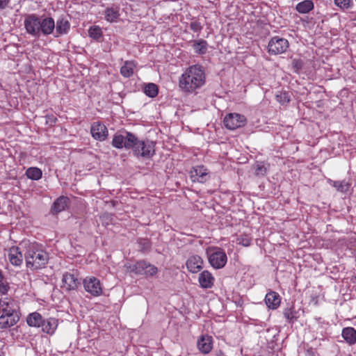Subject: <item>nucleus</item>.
<instances>
[{
    "label": "nucleus",
    "mask_w": 356,
    "mask_h": 356,
    "mask_svg": "<svg viewBox=\"0 0 356 356\" xmlns=\"http://www.w3.org/2000/svg\"><path fill=\"white\" fill-rule=\"evenodd\" d=\"M112 145L118 149H131L136 156H152L155 143L149 140H140L131 132H116L112 140Z\"/></svg>",
    "instance_id": "f257e3e1"
},
{
    "label": "nucleus",
    "mask_w": 356,
    "mask_h": 356,
    "mask_svg": "<svg viewBox=\"0 0 356 356\" xmlns=\"http://www.w3.org/2000/svg\"><path fill=\"white\" fill-rule=\"evenodd\" d=\"M21 246L24 249V259L28 268L35 270L40 269L47 264L49 257L43 250L42 245L38 243H22Z\"/></svg>",
    "instance_id": "f03ea898"
},
{
    "label": "nucleus",
    "mask_w": 356,
    "mask_h": 356,
    "mask_svg": "<svg viewBox=\"0 0 356 356\" xmlns=\"http://www.w3.org/2000/svg\"><path fill=\"white\" fill-rule=\"evenodd\" d=\"M205 82V74L202 66L194 65L186 70L179 80V86L186 92L192 93Z\"/></svg>",
    "instance_id": "7ed1b4c3"
},
{
    "label": "nucleus",
    "mask_w": 356,
    "mask_h": 356,
    "mask_svg": "<svg viewBox=\"0 0 356 356\" xmlns=\"http://www.w3.org/2000/svg\"><path fill=\"white\" fill-rule=\"evenodd\" d=\"M206 253L210 265L215 269L223 268L227 261L225 250L219 247H209Z\"/></svg>",
    "instance_id": "20e7f679"
},
{
    "label": "nucleus",
    "mask_w": 356,
    "mask_h": 356,
    "mask_svg": "<svg viewBox=\"0 0 356 356\" xmlns=\"http://www.w3.org/2000/svg\"><path fill=\"white\" fill-rule=\"evenodd\" d=\"M131 271L136 275H144L146 277H149L156 275L158 268L154 265L145 260H139L133 265Z\"/></svg>",
    "instance_id": "39448f33"
},
{
    "label": "nucleus",
    "mask_w": 356,
    "mask_h": 356,
    "mask_svg": "<svg viewBox=\"0 0 356 356\" xmlns=\"http://www.w3.org/2000/svg\"><path fill=\"white\" fill-rule=\"evenodd\" d=\"M247 123V118L244 115L238 113L227 114L223 119L225 127L230 130H234L244 127Z\"/></svg>",
    "instance_id": "423d86ee"
},
{
    "label": "nucleus",
    "mask_w": 356,
    "mask_h": 356,
    "mask_svg": "<svg viewBox=\"0 0 356 356\" xmlns=\"http://www.w3.org/2000/svg\"><path fill=\"white\" fill-rule=\"evenodd\" d=\"M41 17L35 15H29L24 19V26L26 32L33 37L39 38L40 35Z\"/></svg>",
    "instance_id": "0eeeda50"
},
{
    "label": "nucleus",
    "mask_w": 356,
    "mask_h": 356,
    "mask_svg": "<svg viewBox=\"0 0 356 356\" xmlns=\"http://www.w3.org/2000/svg\"><path fill=\"white\" fill-rule=\"evenodd\" d=\"M289 47L286 39L275 36L268 42V49L271 54L278 55L286 52Z\"/></svg>",
    "instance_id": "6e6552de"
},
{
    "label": "nucleus",
    "mask_w": 356,
    "mask_h": 356,
    "mask_svg": "<svg viewBox=\"0 0 356 356\" xmlns=\"http://www.w3.org/2000/svg\"><path fill=\"white\" fill-rule=\"evenodd\" d=\"M83 284L85 290L93 296H99L102 293V285L99 279L95 277H86Z\"/></svg>",
    "instance_id": "1a4fd4ad"
},
{
    "label": "nucleus",
    "mask_w": 356,
    "mask_h": 356,
    "mask_svg": "<svg viewBox=\"0 0 356 356\" xmlns=\"http://www.w3.org/2000/svg\"><path fill=\"white\" fill-rule=\"evenodd\" d=\"M19 305L18 300L13 297L0 298V314H10L19 312Z\"/></svg>",
    "instance_id": "9d476101"
},
{
    "label": "nucleus",
    "mask_w": 356,
    "mask_h": 356,
    "mask_svg": "<svg viewBox=\"0 0 356 356\" xmlns=\"http://www.w3.org/2000/svg\"><path fill=\"white\" fill-rule=\"evenodd\" d=\"M193 181L204 183L210 179V172L204 165H196L190 171Z\"/></svg>",
    "instance_id": "9b49d317"
},
{
    "label": "nucleus",
    "mask_w": 356,
    "mask_h": 356,
    "mask_svg": "<svg viewBox=\"0 0 356 356\" xmlns=\"http://www.w3.org/2000/svg\"><path fill=\"white\" fill-rule=\"evenodd\" d=\"M80 284L77 275L74 273L66 272L63 275L61 287L66 291L75 290Z\"/></svg>",
    "instance_id": "f8f14e48"
},
{
    "label": "nucleus",
    "mask_w": 356,
    "mask_h": 356,
    "mask_svg": "<svg viewBox=\"0 0 356 356\" xmlns=\"http://www.w3.org/2000/svg\"><path fill=\"white\" fill-rule=\"evenodd\" d=\"M19 312L1 314L0 316V329H8L15 324L19 321Z\"/></svg>",
    "instance_id": "ddd939ff"
},
{
    "label": "nucleus",
    "mask_w": 356,
    "mask_h": 356,
    "mask_svg": "<svg viewBox=\"0 0 356 356\" xmlns=\"http://www.w3.org/2000/svg\"><path fill=\"white\" fill-rule=\"evenodd\" d=\"M17 246H13L9 248L8 252V259L10 263L15 266H19L23 262L24 254Z\"/></svg>",
    "instance_id": "4468645a"
},
{
    "label": "nucleus",
    "mask_w": 356,
    "mask_h": 356,
    "mask_svg": "<svg viewBox=\"0 0 356 356\" xmlns=\"http://www.w3.org/2000/svg\"><path fill=\"white\" fill-rule=\"evenodd\" d=\"M90 132L95 139L100 141L104 140L108 136L106 127L99 122H94L92 124Z\"/></svg>",
    "instance_id": "2eb2a0df"
},
{
    "label": "nucleus",
    "mask_w": 356,
    "mask_h": 356,
    "mask_svg": "<svg viewBox=\"0 0 356 356\" xmlns=\"http://www.w3.org/2000/svg\"><path fill=\"white\" fill-rule=\"evenodd\" d=\"M203 259L198 255H192L188 257L186 265L188 270L192 273H197L203 268Z\"/></svg>",
    "instance_id": "dca6fc26"
},
{
    "label": "nucleus",
    "mask_w": 356,
    "mask_h": 356,
    "mask_svg": "<svg viewBox=\"0 0 356 356\" xmlns=\"http://www.w3.org/2000/svg\"><path fill=\"white\" fill-rule=\"evenodd\" d=\"M198 350L203 354H208L213 348V338L211 336L202 335L197 343Z\"/></svg>",
    "instance_id": "f3484780"
},
{
    "label": "nucleus",
    "mask_w": 356,
    "mask_h": 356,
    "mask_svg": "<svg viewBox=\"0 0 356 356\" xmlns=\"http://www.w3.org/2000/svg\"><path fill=\"white\" fill-rule=\"evenodd\" d=\"M198 282L202 289H211L213 287L215 278L209 270H203L199 275Z\"/></svg>",
    "instance_id": "a211bd4d"
},
{
    "label": "nucleus",
    "mask_w": 356,
    "mask_h": 356,
    "mask_svg": "<svg viewBox=\"0 0 356 356\" xmlns=\"http://www.w3.org/2000/svg\"><path fill=\"white\" fill-rule=\"evenodd\" d=\"M265 302L269 309H276L281 303L280 296L275 291H270L266 295Z\"/></svg>",
    "instance_id": "6ab92c4d"
},
{
    "label": "nucleus",
    "mask_w": 356,
    "mask_h": 356,
    "mask_svg": "<svg viewBox=\"0 0 356 356\" xmlns=\"http://www.w3.org/2000/svg\"><path fill=\"white\" fill-rule=\"evenodd\" d=\"M41 29H40V34H43L44 35H49L53 33L55 29V22L53 18L51 17H45L42 18L40 19Z\"/></svg>",
    "instance_id": "aec40b11"
},
{
    "label": "nucleus",
    "mask_w": 356,
    "mask_h": 356,
    "mask_svg": "<svg viewBox=\"0 0 356 356\" xmlns=\"http://www.w3.org/2000/svg\"><path fill=\"white\" fill-rule=\"evenodd\" d=\"M57 327L58 320L55 318L44 319L42 325H41L42 331L49 334H53Z\"/></svg>",
    "instance_id": "412c9836"
},
{
    "label": "nucleus",
    "mask_w": 356,
    "mask_h": 356,
    "mask_svg": "<svg viewBox=\"0 0 356 356\" xmlns=\"http://www.w3.org/2000/svg\"><path fill=\"white\" fill-rule=\"evenodd\" d=\"M55 28V37H59L61 35L67 33L70 28V24L68 20L62 18L57 20Z\"/></svg>",
    "instance_id": "4be33fe9"
},
{
    "label": "nucleus",
    "mask_w": 356,
    "mask_h": 356,
    "mask_svg": "<svg viewBox=\"0 0 356 356\" xmlns=\"http://www.w3.org/2000/svg\"><path fill=\"white\" fill-rule=\"evenodd\" d=\"M137 63L134 60L124 61L123 65L120 68V74L125 78L132 76L136 68Z\"/></svg>",
    "instance_id": "5701e85b"
},
{
    "label": "nucleus",
    "mask_w": 356,
    "mask_h": 356,
    "mask_svg": "<svg viewBox=\"0 0 356 356\" xmlns=\"http://www.w3.org/2000/svg\"><path fill=\"white\" fill-rule=\"evenodd\" d=\"M342 337L349 345L356 343V330L352 327H344L341 332Z\"/></svg>",
    "instance_id": "b1692460"
},
{
    "label": "nucleus",
    "mask_w": 356,
    "mask_h": 356,
    "mask_svg": "<svg viewBox=\"0 0 356 356\" xmlns=\"http://www.w3.org/2000/svg\"><path fill=\"white\" fill-rule=\"evenodd\" d=\"M120 17V8L118 6L107 8L104 11L105 19L111 23L117 22Z\"/></svg>",
    "instance_id": "393cba45"
},
{
    "label": "nucleus",
    "mask_w": 356,
    "mask_h": 356,
    "mask_svg": "<svg viewBox=\"0 0 356 356\" xmlns=\"http://www.w3.org/2000/svg\"><path fill=\"white\" fill-rule=\"evenodd\" d=\"M283 314L289 323H293L299 318L298 312L296 310L293 305L286 307L283 311Z\"/></svg>",
    "instance_id": "a878e982"
},
{
    "label": "nucleus",
    "mask_w": 356,
    "mask_h": 356,
    "mask_svg": "<svg viewBox=\"0 0 356 356\" xmlns=\"http://www.w3.org/2000/svg\"><path fill=\"white\" fill-rule=\"evenodd\" d=\"M44 318L38 312L30 314L26 319V322L29 326L40 327L42 325Z\"/></svg>",
    "instance_id": "bb28decb"
},
{
    "label": "nucleus",
    "mask_w": 356,
    "mask_h": 356,
    "mask_svg": "<svg viewBox=\"0 0 356 356\" xmlns=\"http://www.w3.org/2000/svg\"><path fill=\"white\" fill-rule=\"evenodd\" d=\"M314 3L310 0H305L298 3L296 6V10L301 14H306L313 10Z\"/></svg>",
    "instance_id": "cd10ccee"
},
{
    "label": "nucleus",
    "mask_w": 356,
    "mask_h": 356,
    "mask_svg": "<svg viewBox=\"0 0 356 356\" xmlns=\"http://www.w3.org/2000/svg\"><path fill=\"white\" fill-rule=\"evenodd\" d=\"M69 200L66 197H60L54 203L53 210L55 213L63 211L68 204Z\"/></svg>",
    "instance_id": "c85d7f7f"
},
{
    "label": "nucleus",
    "mask_w": 356,
    "mask_h": 356,
    "mask_svg": "<svg viewBox=\"0 0 356 356\" xmlns=\"http://www.w3.org/2000/svg\"><path fill=\"white\" fill-rule=\"evenodd\" d=\"M207 42L204 40L193 41V47L195 53L199 54H204L207 51Z\"/></svg>",
    "instance_id": "c756f323"
},
{
    "label": "nucleus",
    "mask_w": 356,
    "mask_h": 356,
    "mask_svg": "<svg viewBox=\"0 0 356 356\" xmlns=\"http://www.w3.org/2000/svg\"><path fill=\"white\" fill-rule=\"evenodd\" d=\"M42 170L38 168H29L26 171V175L28 178L33 180H38L42 177Z\"/></svg>",
    "instance_id": "7c9ffc66"
},
{
    "label": "nucleus",
    "mask_w": 356,
    "mask_h": 356,
    "mask_svg": "<svg viewBox=\"0 0 356 356\" xmlns=\"http://www.w3.org/2000/svg\"><path fill=\"white\" fill-rule=\"evenodd\" d=\"M254 175L257 177H263L267 172V167L263 162H257L254 166Z\"/></svg>",
    "instance_id": "2f4dec72"
},
{
    "label": "nucleus",
    "mask_w": 356,
    "mask_h": 356,
    "mask_svg": "<svg viewBox=\"0 0 356 356\" xmlns=\"http://www.w3.org/2000/svg\"><path fill=\"white\" fill-rule=\"evenodd\" d=\"M145 93L150 97H154L158 95V87L154 83H148L144 88Z\"/></svg>",
    "instance_id": "473e14b6"
},
{
    "label": "nucleus",
    "mask_w": 356,
    "mask_h": 356,
    "mask_svg": "<svg viewBox=\"0 0 356 356\" xmlns=\"http://www.w3.org/2000/svg\"><path fill=\"white\" fill-rule=\"evenodd\" d=\"M88 35L95 40H99L102 36V29L98 26H92L88 30Z\"/></svg>",
    "instance_id": "72a5a7b5"
},
{
    "label": "nucleus",
    "mask_w": 356,
    "mask_h": 356,
    "mask_svg": "<svg viewBox=\"0 0 356 356\" xmlns=\"http://www.w3.org/2000/svg\"><path fill=\"white\" fill-rule=\"evenodd\" d=\"M334 4L341 10H347L352 7L353 0H334Z\"/></svg>",
    "instance_id": "f704fd0d"
},
{
    "label": "nucleus",
    "mask_w": 356,
    "mask_h": 356,
    "mask_svg": "<svg viewBox=\"0 0 356 356\" xmlns=\"http://www.w3.org/2000/svg\"><path fill=\"white\" fill-rule=\"evenodd\" d=\"M252 242V237L247 234H243L237 238V243L243 246H249Z\"/></svg>",
    "instance_id": "c9c22d12"
},
{
    "label": "nucleus",
    "mask_w": 356,
    "mask_h": 356,
    "mask_svg": "<svg viewBox=\"0 0 356 356\" xmlns=\"http://www.w3.org/2000/svg\"><path fill=\"white\" fill-rule=\"evenodd\" d=\"M139 248L143 252H147L151 248V243L149 239L140 238L138 240Z\"/></svg>",
    "instance_id": "e433bc0d"
},
{
    "label": "nucleus",
    "mask_w": 356,
    "mask_h": 356,
    "mask_svg": "<svg viewBox=\"0 0 356 356\" xmlns=\"http://www.w3.org/2000/svg\"><path fill=\"white\" fill-rule=\"evenodd\" d=\"M10 290V283L7 280L0 283V296L7 295Z\"/></svg>",
    "instance_id": "4c0bfd02"
},
{
    "label": "nucleus",
    "mask_w": 356,
    "mask_h": 356,
    "mask_svg": "<svg viewBox=\"0 0 356 356\" xmlns=\"http://www.w3.org/2000/svg\"><path fill=\"white\" fill-rule=\"evenodd\" d=\"M277 100L281 104H284L290 102V95L288 92H281L280 95H276Z\"/></svg>",
    "instance_id": "58836bf2"
},
{
    "label": "nucleus",
    "mask_w": 356,
    "mask_h": 356,
    "mask_svg": "<svg viewBox=\"0 0 356 356\" xmlns=\"http://www.w3.org/2000/svg\"><path fill=\"white\" fill-rule=\"evenodd\" d=\"M190 28L194 32H200L202 30V26L198 21L194 20L190 23Z\"/></svg>",
    "instance_id": "ea45409f"
},
{
    "label": "nucleus",
    "mask_w": 356,
    "mask_h": 356,
    "mask_svg": "<svg viewBox=\"0 0 356 356\" xmlns=\"http://www.w3.org/2000/svg\"><path fill=\"white\" fill-rule=\"evenodd\" d=\"M292 64L296 72L300 70L303 67V62L300 59H294Z\"/></svg>",
    "instance_id": "a19ab883"
},
{
    "label": "nucleus",
    "mask_w": 356,
    "mask_h": 356,
    "mask_svg": "<svg viewBox=\"0 0 356 356\" xmlns=\"http://www.w3.org/2000/svg\"><path fill=\"white\" fill-rule=\"evenodd\" d=\"M334 186L337 188V190L343 191H346L348 188V185L346 184L343 181H336L334 184Z\"/></svg>",
    "instance_id": "79ce46f5"
},
{
    "label": "nucleus",
    "mask_w": 356,
    "mask_h": 356,
    "mask_svg": "<svg viewBox=\"0 0 356 356\" xmlns=\"http://www.w3.org/2000/svg\"><path fill=\"white\" fill-rule=\"evenodd\" d=\"M10 0H0V10H4L7 8Z\"/></svg>",
    "instance_id": "37998d69"
},
{
    "label": "nucleus",
    "mask_w": 356,
    "mask_h": 356,
    "mask_svg": "<svg viewBox=\"0 0 356 356\" xmlns=\"http://www.w3.org/2000/svg\"><path fill=\"white\" fill-rule=\"evenodd\" d=\"M5 280V277L3 273L1 270H0V283L3 282Z\"/></svg>",
    "instance_id": "c03bdc74"
},
{
    "label": "nucleus",
    "mask_w": 356,
    "mask_h": 356,
    "mask_svg": "<svg viewBox=\"0 0 356 356\" xmlns=\"http://www.w3.org/2000/svg\"><path fill=\"white\" fill-rule=\"evenodd\" d=\"M217 356H225V355H224V353L222 351H219L217 353Z\"/></svg>",
    "instance_id": "a18cd8bd"
}]
</instances>
